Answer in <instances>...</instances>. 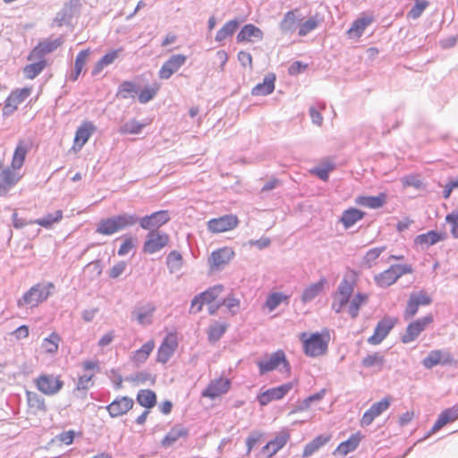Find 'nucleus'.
I'll list each match as a JSON object with an SVG mask.
<instances>
[{
	"mask_svg": "<svg viewBox=\"0 0 458 458\" xmlns=\"http://www.w3.org/2000/svg\"><path fill=\"white\" fill-rule=\"evenodd\" d=\"M170 220L167 210L154 212L149 216H145L140 219V225L146 230L157 229Z\"/></svg>",
	"mask_w": 458,
	"mask_h": 458,
	"instance_id": "18",
	"label": "nucleus"
},
{
	"mask_svg": "<svg viewBox=\"0 0 458 458\" xmlns=\"http://www.w3.org/2000/svg\"><path fill=\"white\" fill-rule=\"evenodd\" d=\"M133 400L130 397L123 396L114 400L106 410L112 417H118L125 414L133 407Z\"/></svg>",
	"mask_w": 458,
	"mask_h": 458,
	"instance_id": "26",
	"label": "nucleus"
},
{
	"mask_svg": "<svg viewBox=\"0 0 458 458\" xmlns=\"http://www.w3.org/2000/svg\"><path fill=\"white\" fill-rule=\"evenodd\" d=\"M227 325L222 323H215L208 329V338L210 341H217L226 331Z\"/></svg>",
	"mask_w": 458,
	"mask_h": 458,
	"instance_id": "57",
	"label": "nucleus"
},
{
	"mask_svg": "<svg viewBox=\"0 0 458 458\" xmlns=\"http://www.w3.org/2000/svg\"><path fill=\"white\" fill-rule=\"evenodd\" d=\"M433 322V316L428 314L408 325L405 333L402 335V342L409 344L413 342L426 327Z\"/></svg>",
	"mask_w": 458,
	"mask_h": 458,
	"instance_id": "8",
	"label": "nucleus"
},
{
	"mask_svg": "<svg viewBox=\"0 0 458 458\" xmlns=\"http://www.w3.org/2000/svg\"><path fill=\"white\" fill-rule=\"evenodd\" d=\"M54 289L55 284L51 282L47 284H37L27 291L20 300H18L17 305L19 307H37L50 296Z\"/></svg>",
	"mask_w": 458,
	"mask_h": 458,
	"instance_id": "2",
	"label": "nucleus"
},
{
	"mask_svg": "<svg viewBox=\"0 0 458 458\" xmlns=\"http://www.w3.org/2000/svg\"><path fill=\"white\" fill-rule=\"evenodd\" d=\"M136 223L137 218L135 216L120 214L100 220L96 232L101 235H112L128 227L133 226Z\"/></svg>",
	"mask_w": 458,
	"mask_h": 458,
	"instance_id": "1",
	"label": "nucleus"
},
{
	"mask_svg": "<svg viewBox=\"0 0 458 458\" xmlns=\"http://www.w3.org/2000/svg\"><path fill=\"white\" fill-rule=\"evenodd\" d=\"M188 436V429L182 426H175L162 439V445L168 447L173 445L178 439L185 438Z\"/></svg>",
	"mask_w": 458,
	"mask_h": 458,
	"instance_id": "33",
	"label": "nucleus"
},
{
	"mask_svg": "<svg viewBox=\"0 0 458 458\" xmlns=\"http://www.w3.org/2000/svg\"><path fill=\"white\" fill-rule=\"evenodd\" d=\"M60 342V335L57 333L53 332L48 337L42 341L41 347L45 352L55 354L58 351Z\"/></svg>",
	"mask_w": 458,
	"mask_h": 458,
	"instance_id": "44",
	"label": "nucleus"
},
{
	"mask_svg": "<svg viewBox=\"0 0 458 458\" xmlns=\"http://www.w3.org/2000/svg\"><path fill=\"white\" fill-rule=\"evenodd\" d=\"M26 395L28 406L33 413L47 410L45 400L40 395L30 391L27 392Z\"/></svg>",
	"mask_w": 458,
	"mask_h": 458,
	"instance_id": "43",
	"label": "nucleus"
},
{
	"mask_svg": "<svg viewBox=\"0 0 458 458\" xmlns=\"http://www.w3.org/2000/svg\"><path fill=\"white\" fill-rule=\"evenodd\" d=\"M452 361L453 358L449 352L433 350L423 359L422 364L426 369H432L438 364L446 365Z\"/></svg>",
	"mask_w": 458,
	"mask_h": 458,
	"instance_id": "22",
	"label": "nucleus"
},
{
	"mask_svg": "<svg viewBox=\"0 0 458 458\" xmlns=\"http://www.w3.org/2000/svg\"><path fill=\"white\" fill-rule=\"evenodd\" d=\"M370 20L367 18H360L356 20L348 30L350 38H359L361 36L366 27L369 24Z\"/></svg>",
	"mask_w": 458,
	"mask_h": 458,
	"instance_id": "51",
	"label": "nucleus"
},
{
	"mask_svg": "<svg viewBox=\"0 0 458 458\" xmlns=\"http://www.w3.org/2000/svg\"><path fill=\"white\" fill-rule=\"evenodd\" d=\"M169 242V235L155 230L150 231L143 244L145 253L153 254L165 248Z\"/></svg>",
	"mask_w": 458,
	"mask_h": 458,
	"instance_id": "10",
	"label": "nucleus"
},
{
	"mask_svg": "<svg viewBox=\"0 0 458 458\" xmlns=\"http://www.w3.org/2000/svg\"><path fill=\"white\" fill-rule=\"evenodd\" d=\"M22 178V174L11 165L3 169L0 173V196L6 195L7 192L15 186Z\"/></svg>",
	"mask_w": 458,
	"mask_h": 458,
	"instance_id": "16",
	"label": "nucleus"
},
{
	"mask_svg": "<svg viewBox=\"0 0 458 458\" xmlns=\"http://www.w3.org/2000/svg\"><path fill=\"white\" fill-rule=\"evenodd\" d=\"M394 326V320L390 318L380 320L374 330V334L369 337L368 342L374 345L380 344L386 337Z\"/></svg>",
	"mask_w": 458,
	"mask_h": 458,
	"instance_id": "24",
	"label": "nucleus"
},
{
	"mask_svg": "<svg viewBox=\"0 0 458 458\" xmlns=\"http://www.w3.org/2000/svg\"><path fill=\"white\" fill-rule=\"evenodd\" d=\"M354 284L353 276H345L339 284L336 293L351 298L354 290Z\"/></svg>",
	"mask_w": 458,
	"mask_h": 458,
	"instance_id": "49",
	"label": "nucleus"
},
{
	"mask_svg": "<svg viewBox=\"0 0 458 458\" xmlns=\"http://www.w3.org/2000/svg\"><path fill=\"white\" fill-rule=\"evenodd\" d=\"M330 339V331L327 328L323 329L320 333H317V356L327 353Z\"/></svg>",
	"mask_w": 458,
	"mask_h": 458,
	"instance_id": "45",
	"label": "nucleus"
},
{
	"mask_svg": "<svg viewBox=\"0 0 458 458\" xmlns=\"http://www.w3.org/2000/svg\"><path fill=\"white\" fill-rule=\"evenodd\" d=\"M281 364H283L286 374L289 376L290 365L286 360L285 354L283 351H277L274 352L267 361L258 362L260 374H265L267 372L272 371L277 369Z\"/></svg>",
	"mask_w": 458,
	"mask_h": 458,
	"instance_id": "13",
	"label": "nucleus"
},
{
	"mask_svg": "<svg viewBox=\"0 0 458 458\" xmlns=\"http://www.w3.org/2000/svg\"><path fill=\"white\" fill-rule=\"evenodd\" d=\"M63 44L64 39L62 37L55 39H43L30 51V58H45L46 55L55 52Z\"/></svg>",
	"mask_w": 458,
	"mask_h": 458,
	"instance_id": "15",
	"label": "nucleus"
},
{
	"mask_svg": "<svg viewBox=\"0 0 458 458\" xmlns=\"http://www.w3.org/2000/svg\"><path fill=\"white\" fill-rule=\"evenodd\" d=\"M89 55H90L89 49H84L77 55L76 59H75V64H74V75L72 77V81H76L78 79V77L80 76L81 72H82V70L88 61Z\"/></svg>",
	"mask_w": 458,
	"mask_h": 458,
	"instance_id": "47",
	"label": "nucleus"
},
{
	"mask_svg": "<svg viewBox=\"0 0 458 458\" xmlns=\"http://www.w3.org/2000/svg\"><path fill=\"white\" fill-rule=\"evenodd\" d=\"M182 255L179 252L172 251L167 257V265L171 269H176L181 267Z\"/></svg>",
	"mask_w": 458,
	"mask_h": 458,
	"instance_id": "64",
	"label": "nucleus"
},
{
	"mask_svg": "<svg viewBox=\"0 0 458 458\" xmlns=\"http://www.w3.org/2000/svg\"><path fill=\"white\" fill-rule=\"evenodd\" d=\"M289 295L283 293H271L268 294L264 306L268 310V311H273L280 304H287L289 302Z\"/></svg>",
	"mask_w": 458,
	"mask_h": 458,
	"instance_id": "40",
	"label": "nucleus"
},
{
	"mask_svg": "<svg viewBox=\"0 0 458 458\" xmlns=\"http://www.w3.org/2000/svg\"><path fill=\"white\" fill-rule=\"evenodd\" d=\"M429 3L427 0H419L414 6L409 11L408 17L413 20L420 17L424 10L428 6Z\"/></svg>",
	"mask_w": 458,
	"mask_h": 458,
	"instance_id": "58",
	"label": "nucleus"
},
{
	"mask_svg": "<svg viewBox=\"0 0 458 458\" xmlns=\"http://www.w3.org/2000/svg\"><path fill=\"white\" fill-rule=\"evenodd\" d=\"M289 438H290V436L287 432L279 433L274 439L270 440L263 447V453L267 457H272L286 445Z\"/></svg>",
	"mask_w": 458,
	"mask_h": 458,
	"instance_id": "28",
	"label": "nucleus"
},
{
	"mask_svg": "<svg viewBox=\"0 0 458 458\" xmlns=\"http://www.w3.org/2000/svg\"><path fill=\"white\" fill-rule=\"evenodd\" d=\"M411 273L412 268L410 265H392L388 269L376 275L374 279L378 286L387 287L394 284L402 276Z\"/></svg>",
	"mask_w": 458,
	"mask_h": 458,
	"instance_id": "4",
	"label": "nucleus"
},
{
	"mask_svg": "<svg viewBox=\"0 0 458 458\" xmlns=\"http://www.w3.org/2000/svg\"><path fill=\"white\" fill-rule=\"evenodd\" d=\"M276 75L269 73L265 76L263 82L257 84L251 89L252 96H267L275 89Z\"/></svg>",
	"mask_w": 458,
	"mask_h": 458,
	"instance_id": "30",
	"label": "nucleus"
},
{
	"mask_svg": "<svg viewBox=\"0 0 458 458\" xmlns=\"http://www.w3.org/2000/svg\"><path fill=\"white\" fill-rule=\"evenodd\" d=\"M32 87H25L13 90L7 97L3 107V114L9 116L13 114L18 106L24 102L31 94Z\"/></svg>",
	"mask_w": 458,
	"mask_h": 458,
	"instance_id": "6",
	"label": "nucleus"
},
{
	"mask_svg": "<svg viewBox=\"0 0 458 458\" xmlns=\"http://www.w3.org/2000/svg\"><path fill=\"white\" fill-rule=\"evenodd\" d=\"M419 304L411 297L408 300L407 306L403 314V318L405 320H409L412 318L418 312Z\"/></svg>",
	"mask_w": 458,
	"mask_h": 458,
	"instance_id": "61",
	"label": "nucleus"
},
{
	"mask_svg": "<svg viewBox=\"0 0 458 458\" xmlns=\"http://www.w3.org/2000/svg\"><path fill=\"white\" fill-rule=\"evenodd\" d=\"M445 220L452 226L451 233L453 236L458 239V212H452L448 214Z\"/></svg>",
	"mask_w": 458,
	"mask_h": 458,
	"instance_id": "63",
	"label": "nucleus"
},
{
	"mask_svg": "<svg viewBox=\"0 0 458 458\" xmlns=\"http://www.w3.org/2000/svg\"><path fill=\"white\" fill-rule=\"evenodd\" d=\"M364 213L357 208H352L345 210L340 221L343 223L345 228L352 226L356 222L362 219Z\"/></svg>",
	"mask_w": 458,
	"mask_h": 458,
	"instance_id": "41",
	"label": "nucleus"
},
{
	"mask_svg": "<svg viewBox=\"0 0 458 458\" xmlns=\"http://www.w3.org/2000/svg\"><path fill=\"white\" fill-rule=\"evenodd\" d=\"M349 301L350 297L344 296L335 293L332 303V309L336 313H340L343 310V308L349 302Z\"/></svg>",
	"mask_w": 458,
	"mask_h": 458,
	"instance_id": "60",
	"label": "nucleus"
},
{
	"mask_svg": "<svg viewBox=\"0 0 458 458\" xmlns=\"http://www.w3.org/2000/svg\"><path fill=\"white\" fill-rule=\"evenodd\" d=\"M239 27V22L235 20L225 22L216 34V41L221 43L226 38L232 37Z\"/></svg>",
	"mask_w": 458,
	"mask_h": 458,
	"instance_id": "38",
	"label": "nucleus"
},
{
	"mask_svg": "<svg viewBox=\"0 0 458 458\" xmlns=\"http://www.w3.org/2000/svg\"><path fill=\"white\" fill-rule=\"evenodd\" d=\"M457 419H458V405H454L451 408H448V409L443 411L440 413V415L438 416L437 421L431 428V429L428 432L427 437L437 432L447 423L453 422V421L456 420Z\"/></svg>",
	"mask_w": 458,
	"mask_h": 458,
	"instance_id": "27",
	"label": "nucleus"
},
{
	"mask_svg": "<svg viewBox=\"0 0 458 458\" xmlns=\"http://www.w3.org/2000/svg\"><path fill=\"white\" fill-rule=\"evenodd\" d=\"M63 219V211L56 210L53 214H48L43 218L35 220L33 223L45 228H50L54 224L60 222Z\"/></svg>",
	"mask_w": 458,
	"mask_h": 458,
	"instance_id": "48",
	"label": "nucleus"
},
{
	"mask_svg": "<svg viewBox=\"0 0 458 458\" xmlns=\"http://www.w3.org/2000/svg\"><path fill=\"white\" fill-rule=\"evenodd\" d=\"M367 301V295L363 293H357L351 301L348 307V312L352 318H356L359 314L361 304Z\"/></svg>",
	"mask_w": 458,
	"mask_h": 458,
	"instance_id": "53",
	"label": "nucleus"
},
{
	"mask_svg": "<svg viewBox=\"0 0 458 458\" xmlns=\"http://www.w3.org/2000/svg\"><path fill=\"white\" fill-rule=\"evenodd\" d=\"M306 354L315 355V334L301 333L300 335Z\"/></svg>",
	"mask_w": 458,
	"mask_h": 458,
	"instance_id": "55",
	"label": "nucleus"
},
{
	"mask_svg": "<svg viewBox=\"0 0 458 458\" xmlns=\"http://www.w3.org/2000/svg\"><path fill=\"white\" fill-rule=\"evenodd\" d=\"M336 167L335 161L330 157L323 158L317 165V177L322 181H327L328 174L334 171Z\"/></svg>",
	"mask_w": 458,
	"mask_h": 458,
	"instance_id": "39",
	"label": "nucleus"
},
{
	"mask_svg": "<svg viewBox=\"0 0 458 458\" xmlns=\"http://www.w3.org/2000/svg\"><path fill=\"white\" fill-rule=\"evenodd\" d=\"M136 400L140 406L149 410L157 403V394L150 389H141L138 392Z\"/></svg>",
	"mask_w": 458,
	"mask_h": 458,
	"instance_id": "35",
	"label": "nucleus"
},
{
	"mask_svg": "<svg viewBox=\"0 0 458 458\" xmlns=\"http://www.w3.org/2000/svg\"><path fill=\"white\" fill-rule=\"evenodd\" d=\"M28 61L31 63L23 67V74L29 80L36 78L47 66L45 58H30L29 55Z\"/></svg>",
	"mask_w": 458,
	"mask_h": 458,
	"instance_id": "29",
	"label": "nucleus"
},
{
	"mask_svg": "<svg viewBox=\"0 0 458 458\" xmlns=\"http://www.w3.org/2000/svg\"><path fill=\"white\" fill-rule=\"evenodd\" d=\"M410 297L418 302L419 306H425L431 303V298L423 291L412 293Z\"/></svg>",
	"mask_w": 458,
	"mask_h": 458,
	"instance_id": "62",
	"label": "nucleus"
},
{
	"mask_svg": "<svg viewBox=\"0 0 458 458\" xmlns=\"http://www.w3.org/2000/svg\"><path fill=\"white\" fill-rule=\"evenodd\" d=\"M144 126L145 124L140 123L136 120H131L123 123L121 126L119 132L122 134H139Z\"/></svg>",
	"mask_w": 458,
	"mask_h": 458,
	"instance_id": "54",
	"label": "nucleus"
},
{
	"mask_svg": "<svg viewBox=\"0 0 458 458\" xmlns=\"http://www.w3.org/2000/svg\"><path fill=\"white\" fill-rule=\"evenodd\" d=\"M136 93V84L131 81H125L120 84L117 90V97H120L122 98H133Z\"/></svg>",
	"mask_w": 458,
	"mask_h": 458,
	"instance_id": "52",
	"label": "nucleus"
},
{
	"mask_svg": "<svg viewBox=\"0 0 458 458\" xmlns=\"http://www.w3.org/2000/svg\"><path fill=\"white\" fill-rule=\"evenodd\" d=\"M296 21L297 19L295 13L288 12L280 24L281 30L285 32L293 30L294 29Z\"/></svg>",
	"mask_w": 458,
	"mask_h": 458,
	"instance_id": "59",
	"label": "nucleus"
},
{
	"mask_svg": "<svg viewBox=\"0 0 458 458\" xmlns=\"http://www.w3.org/2000/svg\"><path fill=\"white\" fill-rule=\"evenodd\" d=\"M96 126L91 122H83L76 130L73 144L71 150L79 152L82 147L87 143L91 135L95 132Z\"/></svg>",
	"mask_w": 458,
	"mask_h": 458,
	"instance_id": "14",
	"label": "nucleus"
},
{
	"mask_svg": "<svg viewBox=\"0 0 458 458\" xmlns=\"http://www.w3.org/2000/svg\"><path fill=\"white\" fill-rule=\"evenodd\" d=\"M233 256L234 251L232 248L223 247L211 253L209 264L211 267L220 268L229 263Z\"/></svg>",
	"mask_w": 458,
	"mask_h": 458,
	"instance_id": "25",
	"label": "nucleus"
},
{
	"mask_svg": "<svg viewBox=\"0 0 458 458\" xmlns=\"http://www.w3.org/2000/svg\"><path fill=\"white\" fill-rule=\"evenodd\" d=\"M232 382L227 377H220L211 380L202 391L201 396L211 400L221 397L231 388Z\"/></svg>",
	"mask_w": 458,
	"mask_h": 458,
	"instance_id": "7",
	"label": "nucleus"
},
{
	"mask_svg": "<svg viewBox=\"0 0 458 458\" xmlns=\"http://www.w3.org/2000/svg\"><path fill=\"white\" fill-rule=\"evenodd\" d=\"M386 202V194L379 193L377 196H360L356 199V203L362 207L369 208H379Z\"/></svg>",
	"mask_w": 458,
	"mask_h": 458,
	"instance_id": "31",
	"label": "nucleus"
},
{
	"mask_svg": "<svg viewBox=\"0 0 458 458\" xmlns=\"http://www.w3.org/2000/svg\"><path fill=\"white\" fill-rule=\"evenodd\" d=\"M293 383H286L282 386L269 388L260 393L257 399L261 406H265L273 401L283 399L292 390Z\"/></svg>",
	"mask_w": 458,
	"mask_h": 458,
	"instance_id": "12",
	"label": "nucleus"
},
{
	"mask_svg": "<svg viewBox=\"0 0 458 458\" xmlns=\"http://www.w3.org/2000/svg\"><path fill=\"white\" fill-rule=\"evenodd\" d=\"M263 38V31L259 27L250 23L241 29L237 34L236 39L238 43L246 44L261 41Z\"/></svg>",
	"mask_w": 458,
	"mask_h": 458,
	"instance_id": "20",
	"label": "nucleus"
},
{
	"mask_svg": "<svg viewBox=\"0 0 458 458\" xmlns=\"http://www.w3.org/2000/svg\"><path fill=\"white\" fill-rule=\"evenodd\" d=\"M177 347L178 339L176 334H167L157 350V360L161 363H166L174 355Z\"/></svg>",
	"mask_w": 458,
	"mask_h": 458,
	"instance_id": "11",
	"label": "nucleus"
},
{
	"mask_svg": "<svg viewBox=\"0 0 458 458\" xmlns=\"http://www.w3.org/2000/svg\"><path fill=\"white\" fill-rule=\"evenodd\" d=\"M442 240V236L436 231H429L426 233L416 236L414 242L422 248H428Z\"/></svg>",
	"mask_w": 458,
	"mask_h": 458,
	"instance_id": "37",
	"label": "nucleus"
},
{
	"mask_svg": "<svg viewBox=\"0 0 458 458\" xmlns=\"http://www.w3.org/2000/svg\"><path fill=\"white\" fill-rule=\"evenodd\" d=\"M31 148V142L28 140H19L11 160V166L16 170H20L24 163L28 152Z\"/></svg>",
	"mask_w": 458,
	"mask_h": 458,
	"instance_id": "23",
	"label": "nucleus"
},
{
	"mask_svg": "<svg viewBox=\"0 0 458 458\" xmlns=\"http://www.w3.org/2000/svg\"><path fill=\"white\" fill-rule=\"evenodd\" d=\"M187 57L183 55H174L164 63L158 72L160 79L167 80L177 72L186 62Z\"/></svg>",
	"mask_w": 458,
	"mask_h": 458,
	"instance_id": "19",
	"label": "nucleus"
},
{
	"mask_svg": "<svg viewBox=\"0 0 458 458\" xmlns=\"http://www.w3.org/2000/svg\"><path fill=\"white\" fill-rule=\"evenodd\" d=\"M392 397L387 396L383 398L381 401L373 403L370 408L365 411L361 420L360 425L362 427L369 426L373 420L386 411L391 404Z\"/></svg>",
	"mask_w": 458,
	"mask_h": 458,
	"instance_id": "17",
	"label": "nucleus"
},
{
	"mask_svg": "<svg viewBox=\"0 0 458 458\" xmlns=\"http://www.w3.org/2000/svg\"><path fill=\"white\" fill-rule=\"evenodd\" d=\"M386 359L380 352L368 354L362 360L361 365L364 368H374L377 371H381L385 366Z\"/></svg>",
	"mask_w": 458,
	"mask_h": 458,
	"instance_id": "36",
	"label": "nucleus"
},
{
	"mask_svg": "<svg viewBox=\"0 0 458 458\" xmlns=\"http://www.w3.org/2000/svg\"><path fill=\"white\" fill-rule=\"evenodd\" d=\"M122 49L113 50L111 52L106 53L102 58H100L95 64L92 74H98L106 66L113 64L114 60L118 57Z\"/></svg>",
	"mask_w": 458,
	"mask_h": 458,
	"instance_id": "42",
	"label": "nucleus"
},
{
	"mask_svg": "<svg viewBox=\"0 0 458 458\" xmlns=\"http://www.w3.org/2000/svg\"><path fill=\"white\" fill-rule=\"evenodd\" d=\"M386 250V246L376 247L369 250L363 257V265L370 268L375 265L376 260Z\"/></svg>",
	"mask_w": 458,
	"mask_h": 458,
	"instance_id": "50",
	"label": "nucleus"
},
{
	"mask_svg": "<svg viewBox=\"0 0 458 458\" xmlns=\"http://www.w3.org/2000/svg\"><path fill=\"white\" fill-rule=\"evenodd\" d=\"M222 292L223 286L216 285L195 296L191 301V311L197 313L202 310L204 304H208L210 306V313H215L216 310L219 307V304H216V301L220 297Z\"/></svg>",
	"mask_w": 458,
	"mask_h": 458,
	"instance_id": "3",
	"label": "nucleus"
},
{
	"mask_svg": "<svg viewBox=\"0 0 458 458\" xmlns=\"http://www.w3.org/2000/svg\"><path fill=\"white\" fill-rule=\"evenodd\" d=\"M239 225V219L235 215H225L208 222V229L213 233H221L235 229Z\"/></svg>",
	"mask_w": 458,
	"mask_h": 458,
	"instance_id": "9",
	"label": "nucleus"
},
{
	"mask_svg": "<svg viewBox=\"0 0 458 458\" xmlns=\"http://www.w3.org/2000/svg\"><path fill=\"white\" fill-rule=\"evenodd\" d=\"M156 309V305L153 302H142L134 309L132 316L139 324L143 326L150 325Z\"/></svg>",
	"mask_w": 458,
	"mask_h": 458,
	"instance_id": "21",
	"label": "nucleus"
},
{
	"mask_svg": "<svg viewBox=\"0 0 458 458\" xmlns=\"http://www.w3.org/2000/svg\"><path fill=\"white\" fill-rule=\"evenodd\" d=\"M361 435L359 433L352 434L346 441L342 442L334 454H339L341 455H346L349 453L354 451L361 440Z\"/></svg>",
	"mask_w": 458,
	"mask_h": 458,
	"instance_id": "34",
	"label": "nucleus"
},
{
	"mask_svg": "<svg viewBox=\"0 0 458 458\" xmlns=\"http://www.w3.org/2000/svg\"><path fill=\"white\" fill-rule=\"evenodd\" d=\"M155 348V342L154 340H149L147 343H145L140 349L136 350L131 357V361L136 364L140 365L144 363L149 357L150 353L153 352Z\"/></svg>",
	"mask_w": 458,
	"mask_h": 458,
	"instance_id": "32",
	"label": "nucleus"
},
{
	"mask_svg": "<svg viewBox=\"0 0 458 458\" xmlns=\"http://www.w3.org/2000/svg\"><path fill=\"white\" fill-rule=\"evenodd\" d=\"M136 247V240L134 237L131 235H125L123 238V242L120 245V248L118 249V255L119 256H125L129 254L131 251H132Z\"/></svg>",
	"mask_w": 458,
	"mask_h": 458,
	"instance_id": "56",
	"label": "nucleus"
},
{
	"mask_svg": "<svg viewBox=\"0 0 458 458\" xmlns=\"http://www.w3.org/2000/svg\"><path fill=\"white\" fill-rule=\"evenodd\" d=\"M37 389L46 395H55L64 387V381L60 375L40 374L34 380Z\"/></svg>",
	"mask_w": 458,
	"mask_h": 458,
	"instance_id": "5",
	"label": "nucleus"
},
{
	"mask_svg": "<svg viewBox=\"0 0 458 458\" xmlns=\"http://www.w3.org/2000/svg\"><path fill=\"white\" fill-rule=\"evenodd\" d=\"M160 89V85L157 82L150 86H146L138 95V100L141 104H146L152 100Z\"/></svg>",
	"mask_w": 458,
	"mask_h": 458,
	"instance_id": "46",
	"label": "nucleus"
}]
</instances>
